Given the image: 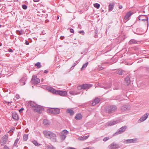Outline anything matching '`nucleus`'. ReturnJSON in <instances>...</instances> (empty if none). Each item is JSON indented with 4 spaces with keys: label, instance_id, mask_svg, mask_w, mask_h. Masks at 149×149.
Returning a JSON list of instances; mask_svg holds the SVG:
<instances>
[{
    "label": "nucleus",
    "instance_id": "1",
    "mask_svg": "<svg viewBox=\"0 0 149 149\" xmlns=\"http://www.w3.org/2000/svg\"><path fill=\"white\" fill-rule=\"evenodd\" d=\"M28 104L30 105L35 112H39L42 109V108L41 106L37 104L34 102L29 101L28 102Z\"/></svg>",
    "mask_w": 149,
    "mask_h": 149
},
{
    "label": "nucleus",
    "instance_id": "2",
    "mask_svg": "<svg viewBox=\"0 0 149 149\" xmlns=\"http://www.w3.org/2000/svg\"><path fill=\"white\" fill-rule=\"evenodd\" d=\"M43 133L45 136L47 138H49L53 141H56V136L55 134L47 131H44Z\"/></svg>",
    "mask_w": 149,
    "mask_h": 149
},
{
    "label": "nucleus",
    "instance_id": "3",
    "mask_svg": "<svg viewBox=\"0 0 149 149\" xmlns=\"http://www.w3.org/2000/svg\"><path fill=\"white\" fill-rule=\"evenodd\" d=\"M48 89L50 92L64 96L67 94V92L65 91H58L54 89L51 87H48Z\"/></svg>",
    "mask_w": 149,
    "mask_h": 149
},
{
    "label": "nucleus",
    "instance_id": "4",
    "mask_svg": "<svg viewBox=\"0 0 149 149\" xmlns=\"http://www.w3.org/2000/svg\"><path fill=\"white\" fill-rule=\"evenodd\" d=\"M47 112L51 114L56 115L60 113V109L58 108H51L47 110Z\"/></svg>",
    "mask_w": 149,
    "mask_h": 149
},
{
    "label": "nucleus",
    "instance_id": "5",
    "mask_svg": "<svg viewBox=\"0 0 149 149\" xmlns=\"http://www.w3.org/2000/svg\"><path fill=\"white\" fill-rule=\"evenodd\" d=\"M117 108V107L115 105H111L108 107L107 111L108 113H111L115 111Z\"/></svg>",
    "mask_w": 149,
    "mask_h": 149
},
{
    "label": "nucleus",
    "instance_id": "6",
    "mask_svg": "<svg viewBox=\"0 0 149 149\" xmlns=\"http://www.w3.org/2000/svg\"><path fill=\"white\" fill-rule=\"evenodd\" d=\"M120 147V146L114 142H113L108 146L109 149H118Z\"/></svg>",
    "mask_w": 149,
    "mask_h": 149
},
{
    "label": "nucleus",
    "instance_id": "7",
    "mask_svg": "<svg viewBox=\"0 0 149 149\" xmlns=\"http://www.w3.org/2000/svg\"><path fill=\"white\" fill-rule=\"evenodd\" d=\"M40 81V79L35 75H33L31 80V82L33 84H37Z\"/></svg>",
    "mask_w": 149,
    "mask_h": 149
},
{
    "label": "nucleus",
    "instance_id": "8",
    "mask_svg": "<svg viewBox=\"0 0 149 149\" xmlns=\"http://www.w3.org/2000/svg\"><path fill=\"white\" fill-rule=\"evenodd\" d=\"M127 126H123L121 128L119 129L114 134L118 135L124 132L125 130L127 128Z\"/></svg>",
    "mask_w": 149,
    "mask_h": 149
},
{
    "label": "nucleus",
    "instance_id": "9",
    "mask_svg": "<svg viewBox=\"0 0 149 149\" xmlns=\"http://www.w3.org/2000/svg\"><path fill=\"white\" fill-rule=\"evenodd\" d=\"M8 136L7 135H4L2 138L1 140V145H4L7 141Z\"/></svg>",
    "mask_w": 149,
    "mask_h": 149
},
{
    "label": "nucleus",
    "instance_id": "10",
    "mask_svg": "<svg viewBox=\"0 0 149 149\" xmlns=\"http://www.w3.org/2000/svg\"><path fill=\"white\" fill-rule=\"evenodd\" d=\"M120 122L119 120H117L116 121H111L108 122L107 124L108 126H111L117 124L118 123Z\"/></svg>",
    "mask_w": 149,
    "mask_h": 149
},
{
    "label": "nucleus",
    "instance_id": "11",
    "mask_svg": "<svg viewBox=\"0 0 149 149\" xmlns=\"http://www.w3.org/2000/svg\"><path fill=\"white\" fill-rule=\"evenodd\" d=\"M130 108V105H127L123 106L121 107V110L123 112L125 111L126 110H129Z\"/></svg>",
    "mask_w": 149,
    "mask_h": 149
},
{
    "label": "nucleus",
    "instance_id": "12",
    "mask_svg": "<svg viewBox=\"0 0 149 149\" xmlns=\"http://www.w3.org/2000/svg\"><path fill=\"white\" fill-rule=\"evenodd\" d=\"M139 20L148 21V17L146 16L145 15H142L139 16Z\"/></svg>",
    "mask_w": 149,
    "mask_h": 149
},
{
    "label": "nucleus",
    "instance_id": "13",
    "mask_svg": "<svg viewBox=\"0 0 149 149\" xmlns=\"http://www.w3.org/2000/svg\"><path fill=\"white\" fill-rule=\"evenodd\" d=\"M148 115L147 113H145L139 120V122H141L146 120L147 118Z\"/></svg>",
    "mask_w": 149,
    "mask_h": 149
},
{
    "label": "nucleus",
    "instance_id": "14",
    "mask_svg": "<svg viewBox=\"0 0 149 149\" xmlns=\"http://www.w3.org/2000/svg\"><path fill=\"white\" fill-rule=\"evenodd\" d=\"M91 87V85L89 84H84L81 85L80 87L82 89H85L86 88H88Z\"/></svg>",
    "mask_w": 149,
    "mask_h": 149
},
{
    "label": "nucleus",
    "instance_id": "15",
    "mask_svg": "<svg viewBox=\"0 0 149 149\" xmlns=\"http://www.w3.org/2000/svg\"><path fill=\"white\" fill-rule=\"evenodd\" d=\"M125 85L127 86H129L131 82L130 78L129 77H127L125 78Z\"/></svg>",
    "mask_w": 149,
    "mask_h": 149
},
{
    "label": "nucleus",
    "instance_id": "16",
    "mask_svg": "<svg viewBox=\"0 0 149 149\" xmlns=\"http://www.w3.org/2000/svg\"><path fill=\"white\" fill-rule=\"evenodd\" d=\"M133 13L131 11H129L127 12L126 14L124 17V19H127L128 18L133 14Z\"/></svg>",
    "mask_w": 149,
    "mask_h": 149
},
{
    "label": "nucleus",
    "instance_id": "17",
    "mask_svg": "<svg viewBox=\"0 0 149 149\" xmlns=\"http://www.w3.org/2000/svg\"><path fill=\"white\" fill-rule=\"evenodd\" d=\"M26 79V77H23L20 80V84L21 85H24L25 84V81Z\"/></svg>",
    "mask_w": 149,
    "mask_h": 149
},
{
    "label": "nucleus",
    "instance_id": "18",
    "mask_svg": "<svg viewBox=\"0 0 149 149\" xmlns=\"http://www.w3.org/2000/svg\"><path fill=\"white\" fill-rule=\"evenodd\" d=\"M100 101V100L98 98H95L93 101L92 103V106H95L96 104L98 103Z\"/></svg>",
    "mask_w": 149,
    "mask_h": 149
},
{
    "label": "nucleus",
    "instance_id": "19",
    "mask_svg": "<svg viewBox=\"0 0 149 149\" xmlns=\"http://www.w3.org/2000/svg\"><path fill=\"white\" fill-rule=\"evenodd\" d=\"M59 134L60 135V138L61 141H63L66 138V135H65V134H61V133H59Z\"/></svg>",
    "mask_w": 149,
    "mask_h": 149
},
{
    "label": "nucleus",
    "instance_id": "20",
    "mask_svg": "<svg viewBox=\"0 0 149 149\" xmlns=\"http://www.w3.org/2000/svg\"><path fill=\"white\" fill-rule=\"evenodd\" d=\"M135 140L134 139H127L125 141L124 143H134Z\"/></svg>",
    "mask_w": 149,
    "mask_h": 149
},
{
    "label": "nucleus",
    "instance_id": "21",
    "mask_svg": "<svg viewBox=\"0 0 149 149\" xmlns=\"http://www.w3.org/2000/svg\"><path fill=\"white\" fill-rule=\"evenodd\" d=\"M82 115L80 113H78L75 116V118L76 120H80L82 118Z\"/></svg>",
    "mask_w": 149,
    "mask_h": 149
},
{
    "label": "nucleus",
    "instance_id": "22",
    "mask_svg": "<svg viewBox=\"0 0 149 149\" xmlns=\"http://www.w3.org/2000/svg\"><path fill=\"white\" fill-rule=\"evenodd\" d=\"M114 6V3H110L109 6V11H112L113 8Z\"/></svg>",
    "mask_w": 149,
    "mask_h": 149
},
{
    "label": "nucleus",
    "instance_id": "23",
    "mask_svg": "<svg viewBox=\"0 0 149 149\" xmlns=\"http://www.w3.org/2000/svg\"><path fill=\"white\" fill-rule=\"evenodd\" d=\"M12 118L16 120H18L19 119L18 116L16 113H13Z\"/></svg>",
    "mask_w": 149,
    "mask_h": 149
},
{
    "label": "nucleus",
    "instance_id": "24",
    "mask_svg": "<svg viewBox=\"0 0 149 149\" xmlns=\"http://www.w3.org/2000/svg\"><path fill=\"white\" fill-rule=\"evenodd\" d=\"M67 113H69L70 116L73 115L74 114V111L71 109H68L67 110Z\"/></svg>",
    "mask_w": 149,
    "mask_h": 149
},
{
    "label": "nucleus",
    "instance_id": "25",
    "mask_svg": "<svg viewBox=\"0 0 149 149\" xmlns=\"http://www.w3.org/2000/svg\"><path fill=\"white\" fill-rule=\"evenodd\" d=\"M128 43L130 45H132L133 44H137V41L134 39H132L129 41Z\"/></svg>",
    "mask_w": 149,
    "mask_h": 149
},
{
    "label": "nucleus",
    "instance_id": "26",
    "mask_svg": "<svg viewBox=\"0 0 149 149\" xmlns=\"http://www.w3.org/2000/svg\"><path fill=\"white\" fill-rule=\"evenodd\" d=\"M16 33L17 34L20 35L25 33L24 31L22 29H21L20 31L17 30Z\"/></svg>",
    "mask_w": 149,
    "mask_h": 149
},
{
    "label": "nucleus",
    "instance_id": "27",
    "mask_svg": "<svg viewBox=\"0 0 149 149\" xmlns=\"http://www.w3.org/2000/svg\"><path fill=\"white\" fill-rule=\"evenodd\" d=\"M124 72L123 70L120 69L118 70L116 72V73L120 75H122L123 74Z\"/></svg>",
    "mask_w": 149,
    "mask_h": 149
},
{
    "label": "nucleus",
    "instance_id": "28",
    "mask_svg": "<svg viewBox=\"0 0 149 149\" xmlns=\"http://www.w3.org/2000/svg\"><path fill=\"white\" fill-rule=\"evenodd\" d=\"M111 84H110L107 86H106V85L105 86H103L101 84L100 87L104 88L107 89H108L109 88H110L111 87Z\"/></svg>",
    "mask_w": 149,
    "mask_h": 149
},
{
    "label": "nucleus",
    "instance_id": "29",
    "mask_svg": "<svg viewBox=\"0 0 149 149\" xmlns=\"http://www.w3.org/2000/svg\"><path fill=\"white\" fill-rule=\"evenodd\" d=\"M43 123L45 125H48L49 124V121L47 119H44L43 121Z\"/></svg>",
    "mask_w": 149,
    "mask_h": 149
},
{
    "label": "nucleus",
    "instance_id": "30",
    "mask_svg": "<svg viewBox=\"0 0 149 149\" xmlns=\"http://www.w3.org/2000/svg\"><path fill=\"white\" fill-rule=\"evenodd\" d=\"M28 138V135L24 134L23 136V140L24 141H26Z\"/></svg>",
    "mask_w": 149,
    "mask_h": 149
},
{
    "label": "nucleus",
    "instance_id": "31",
    "mask_svg": "<svg viewBox=\"0 0 149 149\" xmlns=\"http://www.w3.org/2000/svg\"><path fill=\"white\" fill-rule=\"evenodd\" d=\"M35 66H36L38 68H39L41 67V65L40 62H38L35 64Z\"/></svg>",
    "mask_w": 149,
    "mask_h": 149
},
{
    "label": "nucleus",
    "instance_id": "32",
    "mask_svg": "<svg viewBox=\"0 0 149 149\" xmlns=\"http://www.w3.org/2000/svg\"><path fill=\"white\" fill-rule=\"evenodd\" d=\"M88 64V62H87L85 64H84L83 65L82 67L81 68V70H83L84 68H86V67L87 66Z\"/></svg>",
    "mask_w": 149,
    "mask_h": 149
},
{
    "label": "nucleus",
    "instance_id": "33",
    "mask_svg": "<svg viewBox=\"0 0 149 149\" xmlns=\"http://www.w3.org/2000/svg\"><path fill=\"white\" fill-rule=\"evenodd\" d=\"M69 93L70 94H71V95H76L79 94V93H76L75 92L73 91H70L69 92Z\"/></svg>",
    "mask_w": 149,
    "mask_h": 149
},
{
    "label": "nucleus",
    "instance_id": "34",
    "mask_svg": "<svg viewBox=\"0 0 149 149\" xmlns=\"http://www.w3.org/2000/svg\"><path fill=\"white\" fill-rule=\"evenodd\" d=\"M94 6L97 8V9H98L100 8V5L98 3H95L93 4Z\"/></svg>",
    "mask_w": 149,
    "mask_h": 149
},
{
    "label": "nucleus",
    "instance_id": "35",
    "mask_svg": "<svg viewBox=\"0 0 149 149\" xmlns=\"http://www.w3.org/2000/svg\"><path fill=\"white\" fill-rule=\"evenodd\" d=\"M89 135H88L86 136H83V137H81L80 139L81 140H86L87 139L89 136Z\"/></svg>",
    "mask_w": 149,
    "mask_h": 149
},
{
    "label": "nucleus",
    "instance_id": "36",
    "mask_svg": "<svg viewBox=\"0 0 149 149\" xmlns=\"http://www.w3.org/2000/svg\"><path fill=\"white\" fill-rule=\"evenodd\" d=\"M32 142L36 146H38L40 145V144H39L36 141H32Z\"/></svg>",
    "mask_w": 149,
    "mask_h": 149
},
{
    "label": "nucleus",
    "instance_id": "37",
    "mask_svg": "<svg viewBox=\"0 0 149 149\" xmlns=\"http://www.w3.org/2000/svg\"><path fill=\"white\" fill-rule=\"evenodd\" d=\"M47 149H56L52 145H48L47 146Z\"/></svg>",
    "mask_w": 149,
    "mask_h": 149
},
{
    "label": "nucleus",
    "instance_id": "38",
    "mask_svg": "<svg viewBox=\"0 0 149 149\" xmlns=\"http://www.w3.org/2000/svg\"><path fill=\"white\" fill-rule=\"evenodd\" d=\"M19 141V139L18 138L16 140H15L14 143V144L13 146H16L17 143L18 142V141Z\"/></svg>",
    "mask_w": 149,
    "mask_h": 149
},
{
    "label": "nucleus",
    "instance_id": "39",
    "mask_svg": "<svg viewBox=\"0 0 149 149\" xmlns=\"http://www.w3.org/2000/svg\"><path fill=\"white\" fill-rule=\"evenodd\" d=\"M118 84H117V83H115L114 84L115 85V86L116 87H114L113 88V89L114 90H118V89L119 88V86H118V85H117L116 86V85H117Z\"/></svg>",
    "mask_w": 149,
    "mask_h": 149
},
{
    "label": "nucleus",
    "instance_id": "40",
    "mask_svg": "<svg viewBox=\"0 0 149 149\" xmlns=\"http://www.w3.org/2000/svg\"><path fill=\"white\" fill-rule=\"evenodd\" d=\"M68 133V131H67L66 130H65L63 131L62 133H61L64 134H65V135H66Z\"/></svg>",
    "mask_w": 149,
    "mask_h": 149
},
{
    "label": "nucleus",
    "instance_id": "41",
    "mask_svg": "<svg viewBox=\"0 0 149 149\" xmlns=\"http://www.w3.org/2000/svg\"><path fill=\"white\" fill-rule=\"evenodd\" d=\"M22 8L24 10H26L27 8V6L25 5H23L22 6Z\"/></svg>",
    "mask_w": 149,
    "mask_h": 149
},
{
    "label": "nucleus",
    "instance_id": "42",
    "mask_svg": "<svg viewBox=\"0 0 149 149\" xmlns=\"http://www.w3.org/2000/svg\"><path fill=\"white\" fill-rule=\"evenodd\" d=\"M109 139V137H105V138H104L103 139V141H106Z\"/></svg>",
    "mask_w": 149,
    "mask_h": 149
},
{
    "label": "nucleus",
    "instance_id": "43",
    "mask_svg": "<svg viewBox=\"0 0 149 149\" xmlns=\"http://www.w3.org/2000/svg\"><path fill=\"white\" fill-rule=\"evenodd\" d=\"M12 103V102H6V103H8V105L9 106H12V104L11 103Z\"/></svg>",
    "mask_w": 149,
    "mask_h": 149
},
{
    "label": "nucleus",
    "instance_id": "44",
    "mask_svg": "<svg viewBox=\"0 0 149 149\" xmlns=\"http://www.w3.org/2000/svg\"><path fill=\"white\" fill-rule=\"evenodd\" d=\"M15 129V128L14 127L12 128L10 131H9V132H13L14 130Z\"/></svg>",
    "mask_w": 149,
    "mask_h": 149
},
{
    "label": "nucleus",
    "instance_id": "45",
    "mask_svg": "<svg viewBox=\"0 0 149 149\" xmlns=\"http://www.w3.org/2000/svg\"><path fill=\"white\" fill-rule=\"evenodd\" d=\"M24 110V108H21L19 110V113H20L22 112Z\"/></svg>",
    "mask_w": 149,
    "mask_h": 149
},
{
    "label": "nucleus",
    "instance_id": "46",
    "mask_svg": "<svg viewBox=\"0 0 149 149\" xmlns=\"http://www.w3.org/2000/svg\"><path fill=\"white\" fill-rule=\"evenodd\" d=\"M3 149H9V148L6 145H5L3 147Z\"/></svg>",
    "mask_w": 149,
    "mask_h": 149
},
{
    "label": "nucleus",
    "instance_id": "47",
    "mask_svg": "<svg viewBox=\"0 0 149 149\" xmlns=\"http://www.w3.org/2000/svg\"><path fill=\"white\" fill-rule=\"evenodd\" d=\"M8 51L10 52H13V51L12 49L10 48H9L8 49Z\"/></svg>",
    "mask_w": 149,
    "mask_h": 149
},
{
    "label": "nucleus",
    "instance_id": "48",
    "mask_svg": "<svg viewBox=\"0 0 149 149\" xmlns=\"http://www.w3.org/2000/svg\"><path fill=\"white\" fill-rule=\"evenodd\" d=\"M70 31L71 33H74V30L72 29H71Z\"/></svg>",
    "mask_w": 149,
    "mask_h": 149
},
{
    "label": "nucleus",
    "instance_id": "49",
    "mask_svg": "<svg viewBox=\"0 0 149 149\" xmlns=\"http://www.w3.org/2000/svg\"><path fill=\"white\" fill-rule=\"evenodd\" d=\"M95 38H96L97 37V31H95Z\"/></svg>",
    "mask_w": 149,
    "mask_h": 149
},
{
    "label": "nucleus",
    "instance_id": "50",
    "mask_svg": "<svg viewBox=\"0 0 149 149\" xmlns=\"http://www.w3.org/2000/svg\"><path fill=\"white\" fill-rule=\"evenodd\" d=\"M64 38V37L63 36H61L60 37V39L61 40H63Z\"/></svg>",
    "mask_w": 149,
    "mask_h": 149
},
{
    "label": "nucleus",
    "instance_id": "51",
    "mask_svg": "<svg viewBox=\"0 0 149 149\" xmlns=\"http://www.w3.org/2000/svg\"><path fill=\"white\" fill-rule=\"evenodd\" d=\"M79 33H83V34L84 33V32L83 31H79Z\"/></svg>",
    "mask_w": 149,
    "mask_h": 149
},
{
    "label": "nucleus",
    "instance_id": "52",
    "mask_svg": "<svg viewBox=\"0 0 149 149\" xmlns=\"http://www.w3.org/2000/svg\"><path fill=\"white\" fill-rule=\"evenodd\" d=\"M116 99L118 100H119L120 101H121L123 100V99H122V98H120V99L117 98Z\"/></svg>",
    "mask_w": 149,
    "mask_h": 149
},
{
    "label": "nucleus",
    "instance_id": "53",
    "mask_svg": "<svg viewBox=\"0 0 149 149\" xmlns=\"http://www.w3.org/2000/svg\"><path fill=\"white\" fill-rule=\"evenodd\" d=\"M103 69V68L102 67H100L99 68V70H102Z\"/></svg>",
    "mask_w": 149,
    "mask_h": 149
},
{
    "label": "nucleus",
    "instance_id": "54",
    "mask_svg": "<svg viewBox=\"0 0 149 149\" xmlns=\"http://www.w3.org/2000/svg\"><path fill=\"white\" fill-rule=\"evenodd\" d=\"M48 72V70H45L44 72V73H47Z\"/></svg>",
    "mask_w": 149,
    "mask_h": 149
},
{
    "label": "nucleus",
    "instance_id": "55",
    "mask_svg": "<svg viewBox=\"0 0 149 149\" xmlns=\"http://www.w3.org/2000/svg\"><path fill=\"white\" fill-rule=\"evenodd\" d=\"M68 149H75V148L72 147H69L68 148Z\"/></svg>",
    "mask_w": 149,
    "mask_h": 149
},
{
    "label": "nucleus",
    "instance_id": "56",
    "mask_svg": "<svg viewBox=\"0 0 149 149\" xmlns=\"http://www.w3.org/2000/svg\"><path fill=\"white\" fill-rule=\"evenodd\" d=\"M25 44L26 45H28L29 44V42L28 41H26L25 42Z\"/></svg>",
    "mask_w": 149,
    "mask_h": 149
},
{
    "label": "nucleus",
    "instance_id": "57",
    "mask_svg": "<svg viewBox=\"0 0 149 149\" xmlns=\"http://www.w3.org/2000/svg\"><path fill=\"white\" fill-rule=\"evenodd\" d=\"M123 8V7H122V6H121V5H120L119 6V8L121 9V8Z\"/></svg>",
    "mask_w": 149,
    "mask_h": 149
},
{
    "label": "nucleus",
    "instance_id": "58",
    "mask_svg": "<svg viewBox=\"0 0 149 149\" xmlns=\"http://www.w3.org/2000/svg\"><path fill=\"white\" fill-rule=\"evenodd\" d=\"M49 21L48 19H47L45 21V23H47L48 22H49Z\"/></svg>",
    "mask_w": 149,
    "mask_h": 149
},
{
    "label": "nucleus",
    "instance_id": "59",
    "mask_svg": "<svg viewBox=\"0 0 149 149\" xmlns=\"http://www.w3.org/2000/svg\"><path fill=\"white\" fill-rule=\"evenodd\" d=\"M34 2H37L39 1V0H33Z\"/></svg>",
    "mask_w": 149,
    "mask_h": 149
},
{
    "label": "nucleus",
    "instance_id": "60",
    "mask_svg": "<svg viewBox=\"0 0 149 149\" xmlns=\"http://www.w3.org/2000/svg\"><path fill=\"white\" fill-rule=\"evenodd\" d=\"M73 68H74V67H73V66H72V67L70 68V70H72L73 69Z\"/></svg>",
    "mask_w": 149,
    "mask_h": 149
},
{
    "label": "nucleus",
    "instance_id": "61",
    "mask_svg": "<svg viewBox=\"0 0 149 149\" xmlns=\"http://www.w3.org/2000/svg\"><path fill=\"white\" fill-rule=\"evenodd\" d=\"M76 65V63H74L73 64V65L72 66H73V67H74V66H75V65Z\"/></svg>",
    "mask_w": 149,
    "mask_h": 149
},
{
    "label": "nucleus",
    "instance_id": "62",
    "mask_svg": "<svg viewBox=\"0 0 149 149\" xmlns=\"http://www.w3.org/2000/svg\"><path fill=\"white\" fill-rule=\"evenodd\" d=\"M16 97L17 98V99H18L19 98L18 97H19V95H16Z\"/></svg>",
    "mask_w": 149,
    "mask_h": 149
},
{
    "label": "nucleus",
    "instance_id": "63",
    "mask_svg": "<svg viewBox=\"0 0 149 149\" xmlns=\"http://www.w3.org/2000/svg\"><path fill=\"white\" fill-rule=\"evenodd\" d=\"M28 131H29V130H28V129H26V130H25V132H28Z\"/></svg>",
    "mask_w": 149,
    "mask_h": 149
},
{
    "label": "nucleus",
    "instance_id": "64",
    "mask_svg": "<svg viewBox=\"0 0 149 149\" xmlns=\"http://www.w3.org/2000/svg\"><path fill=\"white\" fill-rule=\"evenodd\" d=\"M101 84H98V86L100 87Z\"/></svg>",
    "mask_w": 149,
    "mask_h": 149
}]
</instances>
